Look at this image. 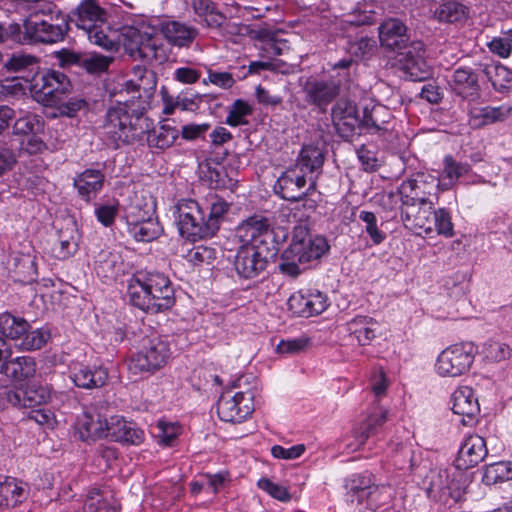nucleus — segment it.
I'll list each match as a JSON object with an SVG mask.
<instances>
[{"instance_id":"obj_1","label":"nucleus","mask_w":512,"mask_h":512,"mask_svg":"<svg viewBox=\"0 0 512 512\" xmlns=\"http://www.w3.org/2000/svg\"><path fill=\"white\" fill-rule=\"evenodd\" d=\"M127 294L130 303L146 313H159L174 304V289L161 273H135L129 280Z\"/></svg>"},{"instance_id":"obj_2","label":"nucleus","mask_w":512,"mask_h":512,"mask_svg":"<svg viewBox=\"0 0 512 512\" xmlns=\"http://www.w3.org/2000/svg\"><path fill=\"white\" fill-rule=\"evenodd\" d=\"M328 250L329 245L324 237H312L305 226H296L289 247L282 253L280 271L290 277H297L310 262L318 260Z\"/></svg>"},{"instance_id":"obj_3","label":"nucleus","mask_w":512,"mask_h":512,"mask_svg":"<svg viewBox=\"0 0 512 512\" xmlns=\"http://www.w3.org/2000/svg\"><path fill=\"white\" fill-rule=\"evenodd\" d=\"M104 133L119 147L142 139L150 129L147 117L127 104L111 107L104 123Z\"/></svg>"},{"instance_id":"obj_4","label":"nucleus","mask_w":512,"mask_h":512,"mask_svg":"<svg viewBox=\"0 0 512 512\" xmlns=\"http://www.w3.org/2000/svg\"><path fill=\"white\" fill-rule=\"evenodd\" d=\"M72 21L91 43L108 51L117 50L118 44L112 37L108 13L95 0L81 1L72 13Z\"/></svg>"},{"instance_id":"obj_5","label":"nucleus","mask_w":512,"mask_h":512,"mask_svg":"<svg viewBox=\"0 0 512 512\" xmlns=\"http://www.w3.org/2000/svg\"><path fill=\"white\" fill-rule=\"evenodd\" d=\"M433 201L425 204L408 205L401 208V220L404 226L417 234L427 235L434 231L441 236L450 238L454 235V225L451 215L445 208H434Z\"/></svg>"},{"instance_id":"obj_6","label":"nucleus","mask_w":512,"mask_h":512,"mask_svg":"<svg viewBox=\"0 0 512 512\" xmlns=\"http://www.w3.org/2000/svg\"><path fill=\"white\" fill-rule=\"evenodd\" d=\"M23 26L25 38L29 41L53 44L64 40L69 31V20L61 10L49 6L42 17H30Z\"/></svg>"},{"instance_id":"obj_7","label":"nucleus","mask_w":512,"mask_h":512,"mask_svg":"<svg viewBox=\"0 0 512 512\" xmlns=\"http://www.w3.org/2000/svg\"><path fill=\"white\" fill-rule=\"evenodd\" d=\"M50 337V332L43 328L31 330L29 322L23 317L8 312L0 314V338L13 341L21 350H39Z\"/></svg>"},{"instance_id":"obj_8","label":"nucleus","mask_w":512,"mask_h":512,"mask_svg":"<svg viewBox=\"0 0 512 512\" xmlns=\"http://www.w3.org/2000/svg\"><path fill=\"white\" fill-rule=\"evenodd\" d=\"M118 41L134 59L147 63H162L167 59L163 43L147 31L134 26H123L119 30Z\"/></svg>"},{"instance_id":"obj_9","label":"nucleus","mask_w":512,"mask_h":512,"mask_svg":"<svg viewBox=\"0 0 512 512\" xmlns=\"http://www.w3.org/2000/svg\"><path fill=\"white\" fill-rule=\"evenodd\" d=\"M171 356L169 342L159 336L143 340L141 349L131 358L129 369L134 373L155 372L166 365Z\"/></svg>"},{"instance_id":"obj_10","label":"nucleus","mask_w":512,"mask_h":512,"mask_svg":"<svg viewBox=\"0 0 512 512\" xmlns=\"http://www.w3.org/2000/svg\"><path fill=\"white\" fill-rule=\"evenodd\" d=\"M475 357L472 343L454 344L444 349L437 357L435 371L441 377H458L471 368Z\"/></svg>"},{"instance_id":"obj_11","label":"nucleus","mask_w":512,"mask_h":512,"mask_svg":"<svg viewBox=\"0 0 512 512\" xmlns=\"http://www.w3.org/2000/svg\"><path fill=\"white\" fill-rule=\"evenodd\" d=\"M176 208L177 224L183 237L191 241L210 237L206 213L201 204L192 199H182Z\"/></svg>"},{"instance_id":"obj_12","label":"nucleus","mask_w":512,"mask_h":512,"mask_svg":"<svg viewBox=\"0 0 512 512\" xmlns=\"http://www.w3.org/2000/svg\"><path fill=\"white\" fill-rule=\"evenodd\" d=\"M71 89L68 77L59 71L50 70L33 78L31 93L35 99L45 105L60 103L62 96Z\"/></svg>"},{"instance_id":"obj_13","label":"nucleus","mask_w":512,"mask_h":512,"mask_svg":"<svg viewBox=\"0 0 512 512\" xmlns=\"http://www.w3.org/2000/svg\"><path fill=\"white\" fill-rule=\"evenodd\" d=\"M255 390L223 393L217 403V413L226 422H242L254 411Z\"/></svg>"},{"instance_id":"obj_14","label":"nucleus","mask_w":512,"mask_h":512,"mask_svg":"<svg viewBox=\"0 0 512 512\" xmlns=\"http://www.w3.org/2000/svg\"><path fill=\"white\" fill-rule=\"evenodd\" d=\"M274 253V250L263 246L241 245L234 257V269L241 278H255L266 269L267 259Z\"/></svg>"},{"instance_id":"obj_15","label":"nucleus","mask_w":512,"mask_h":512,"mask_svg":"<svg viewBox=\"0 0 512 512\" xmlns=\"http://www.w3.org/2000/svg\"><path fill=\"white\" fill-rule=\"evenodd\" d=\"M237 236L242 245L253 244L263 246L269 250H277L275 232L267 218L254 215L243 221L237 228Z\"/></svg>"},{"instance_id":"obj_16","label":"nucleus","mask_w":512,"mask_h":512,"mask_svg":"<svg viewBox=\"0 0 512 512\" xmlns=\"http://www.w3.org/2000/svg\"><path fill=\"white\" fill-rule=\"evenodd\" d=\"M6 403L18 408H34L49 403L53 392L49 385L30 383L16 389L4 388L0 393Z\"/></svg>"},{"instance_id":"obj_17","label":"nucleus","mask_w":512,"mask_h":512,"mask_svg":"<svg viewBox=\"0 0 512 512\" xmlns=\"http://www.w3.org/2000/svg\"><path fill=\"white\" fill-rule=\"evenodd\" d=\"M331 117L337 133L345 140H350L361 129L362 118L356 104L348 99L341 98L334 104Z\"/></svg>"},{"instance_id":"obj_18","label":"nucleus","mask_w":512,"mask_h":512,"mask_svg":"<svg viewBox=\"0 0 512 512\" xmlns=\"http://www.w3.org/2000/svg\"><path fill=\"white\" fill-rule=\"evenodd\" d=\"M310 184L305 189L307 184V175L299 168H290L282 173L276 181L274 190L281 198L288 201H299L307 192L315 189V180L310 177Z\"/></svg>"},{"instance_id":"obj_19","label":"nucleus","mask_w":512,"mask_h":512,"mask_svg":"<svg viewBox=\"0 0 512 512\" xmlns=\"http://www.w3.org/2000/svg\"><path fill=\"white\" fill-rule=\"evenodd\" d=\"M290 311L301 317L321 314L328 307L327 296L317 289H303L293 293L288 299Z\"/></svg>"},{"instance_id":"obj_20","label":"nucleus","mask_w":512,"mask_h":512,"mask_svg":"<svg viewBox=\"0 0 512 512\" xmlns=\"http://www.w3.org/2000/svg\"><path fill=\"white\" fill-rule=\"evenodd\" d=\"M153 31H158L172 46L188 48L197 38L199 31L196 27L175 20H155Z\"/></svg>"},{"instance_id":"obj_21","label":"nucleus","mask_w":512,"mask_h":512,"mask_svg":"<svg viewBox=\"0 0 512 512\" xmlns=\"http://www.w3.org/2000/svg\"><path fill=\"white\" fill-rule=\"evenodd\" d=\"M304 100L309 104L326 110L327 106L335 99L339 92V84L332 80H321L314 77L306 79L302 86Z\"/></svg>"},{"instance_id":"obj_22","label":"nucleus","mask_w":512,"mask_h":512,"mask_svg":"<svg viewBox=\"0 0 512 512\" xmlns=\"http://www.w3.org/2000/svg\"><path fill=\"white\" fill-rule=\"evenodd\" d=\"M11 349L8 343L0 338V370L15 380H25L34 377L36 362L32 357L22 356L9 360Z\"/></svg>"},{"instance_id":"obj_23","label":"nucleus","mask_w":512,"mask_h":512,"mask_svg":"<svg viewBox=\"0 0 512 512\" xmlns=\"http://www.w3.org/2000/svg\"><path fill=\"white\" fill-rule=\"evenodd\" d=\"M486 441L479 435L467 436L461 444L454 465L458 470H468L481 463L487 456Z\"/></svg>"},{"instance_id":"obj_24","label":"nucleus","mask_w":512,"mask_h":512,"mask_svg":"<svg viewBox=\"0 0 512 512\" xmlns=\"http://www.w3.org/2000/svg\"><path fill=\"white\" fill-rule=\"evenodd\" d=\"M424 44L421 41L412 42L399 61L403 69L413 81H422L430 75V69L424 59Z\"/></svg>"},{"instance_id":"obj_25","label":"nucleus","mask_w":512,"mask_h":512,"mask_svg":"<svg viewBox=\"0 0 512 512\" xmlns=\"http://www.w3.org/2000/svg\"><path fill=\"white\" fill-rule=\"evenodd\" d=\"M379 40L382 47L392 51L408 48L409 37L406 25L397 18L386 19L378 27Z\"/></svg>"},{"instance_id":"obj_26","label":"nucleus","mask_w":512,"mask_h":512,"mask_svg":"<svg viewBox=\"0 0 512 512\" xmlns=\"http://www.w3.org/2000/svg\"><path fill=\"white\" fill-rule=\"evenodd\" d=\"M76 427L81 440L94 442L101 438H107L109 419L94 410L84 411L79 417Z\"/></svg>"},{"instance_id":"obj_27","label":"nucleus","mask_w":512,"mask_h":512,"mask_svg":"<svg viewBox=\"0 0 512 512\" xmlns=\"http://www.w3.org/2000/svg\"><path fill=\"white\" fill-rule=\"evenodd\" d=\"M108 436L113 441L139 445L144 441V431L134 422L126 421L122 416L115 415L109 418Z\"/></svg>"},{"instance_id":"obj_28","label":"nucleus","mask_w":512,"mask_h":512,"mask_svg":"<svg viewBox=\"0 0 512 512\" xmlns=\"http://www.w3.org/2000/svg\"><path fill=\"white\" fill-rule=\"evenodd\" d=\"M451 89L463 99L473 100L479 96L480 85L477 73L470 67L455 69L450 77Z\"/></svg>"},{"instance_id":"obj_29","label":"nucleus","mask_w":512,"mask_h":512,"mask_svg":"<svg viewBox=\"0 0 512 512\" xmlns=\"http://www.w3.org/2000/svg\"><path fill=\"white\" fill-rule=\"evenodd\" d=\"M452 411L462 416L461 422L469 424L479 413L480 407L474 391L469 386H460L452 394Z\"/></svg>"},{"instance_id":"obj_30","label":"nucleus","mask_w":512,"mask_h":512,"mask_svg":"<svg viewBox=\"0 0 512 512\" xmlns=\"http://www.w3.org/2000/svg\"><path fill=\"white\" fill-rule=\"evenodd\" d=\"M78 249V232L74 223L69 222L58 230L51 245V255L58 260H66Z\"/></svg>"},{"instance_id":"obj_31","label":"nucleus","mask_w":512,"mask_h":512,"mask_svg":"<svg viewBox=\"0 0 512 512\" xmlns=\"http://www.w3.org/2000/svg\"><path fill=\"white\" fill-rule=\"evenodd\" d=\"M71 379L74 384L84 389H95L105 385L107 371L102 367L90 368L81 363H74L71 368Z\"/></svg>"},{"instance_id":"obj_32","label":"nucleus","mask_w":512,"mask_h":512,"mask_svg":"<svg viewBox=\"0 0 512 512\" xmlns=\"http://www.w3.org/2000/svg\"><path fill=\"white\" fill-rule=\"evenodd\" d=\"M105 176L98 169H86L74 178V187L85 201L96 197L103 187Z\"/></svg>"},{"instance_id":"obj_33","label":"nucleus","mask_w":512,"mask_h":512,"mask_svg":"<svg viewBox=\"0 0 512 512\" xmlns=\"http://www.w3.org/2000/svg\"><path fill=\"white\" fill-rule=\"evenodd\" d=\"M471 167L468 163L456 161L452 155L443 158V167L439 175L437 188L441 191L452 189L458 180L468 174Z\"/></svg>"},{"instance_id":"obj_34","label":"nucleus","mask_w":512,"mask_h":512,"mask_svg":"<svg viewBox=\"0 0 512 512\" xmlns=\"http://www.w3.org/2000/svg\"><path fill=\"white\" fill-rule=\"evenodd\" d=\"M351 336L362 345H369L377 337L379 323L372 317L358 315L347 323Z\"/></svg>"},{"instance_id":"obj_35","label":"nucleus","mask_w":512,"mask_h":512,"mask_svg":"<svg viewBox=\"0 0 512 512\" xmlns=\"http://www.w3.org/2000/svg\"><path fill=\"white\" fill-rule=\"evenodd\" d=\"M425 188L426 181L423 177L403 181L398 188L401 208H405L408 205L425 204L426 201H430L427 197L429 192Z\"/></svg>"},{"instance_id":"obj_36","label":"nucleus","mask_w":512,"mask_h":512,"mask_svg":"<svg viewBox=\"0 0 512 512\" xmlns=\"http://www.w3.org/2000/svg\"><path fill=\"white\" fill-rule=\"evenodd\" d=\"M202 207L206 213V223L210 237H212L219 230L220 223L229 209V204L220 196L211 194L206 197Z\"/></svg>"},{"instance_id":"obj_37","label":"nucleus","mask_w":512,"mask_h":512,"mask_svg":"<svg viewBox=\"0 0 512 512\" xmlns=\"http://www.w3.org/2000/svg\"><path fill=\"white\" fill-rule=\"evenodd\" d=\"M391 120V111L384 105L375 104L363 109L361 128L374 132L388 131Z\"/></svg>"},{"instance_id":"obj_38","label":"nucleus","mask_w":512,"mask_h":512,"mask_svg":"<svg viewBox=\"0 0 512 512\" xmlns=\"http://www.w3.org/2000/svg\"><path fill=\"white\" fill-rule=\"evenodd\" d=\"M128 233L137 241L150 242L162 233V227L156 218L146 217L128 221Z\"/></svg>"},{"instance_id":"obj_39","label":"nucleus","mask_w":512,"mask_h":512,"mask_svg":"<svg viewBox=\"0 0 512 512\" xmlns=\"http://www.w3.org/2000/svg\"><path fill=\"white\" fill-rule=\"evenodd\" d=\"M394 495L390 485H374L364 498L365 508L369 512L388 511Z\"/></svg>"},{"instance_id":"obj_40","label":"nucleus","mask_w":512,"mask_h":512,"mask_svg":"<svg viewBox=\"0 0 512 512\" xmlns=\"http://www.w3.org/2000/svg\"><path fill=\"white\" fill-rule=\"evenodd\" d=\"M192 8L195 14L203 19L210 28H221L226 22V16L211 0H192Z\"/></svg>"},{"instance_id":"obj_41","label":"nucleus","mask_w":512,"mask_h":512,"mask_svg":"<svg viewBox=\"0 0 512 512\" xmlns=\"http://www.w3.org/2000/svg\"><path fill=\"white\" fill-rule=\"evenodd\" d=\"M154 207V201L150 196L147 197L144 191L135 192L129 205L126 207V222L151 217Z\"/></svg>"},{"instance_id":"obj_42","label":"nucleus","mask_w":512,"mask_h":512,"mask_svg":"<svg viewBox=\"0 0 512 512\" xmlns=\"http://www.w3.org/2000/svg\"><path fill=\"white\" fill-rule=\"evenodd\" d=\"M324 163V154L322 150L313 145L304 146L299 154L294 168H299L305 175L313 174L321 169Z\"/></svg>"},{"instance_id":"obj_43","label":"nucleus","mask_w":512,"mask_h":512,"mask_svg":"<svg viewBox=\"0 0 512 512\" xmlns=\"http://www.w3.org/2000/svg\"><path fill=\"white\" fill-rule=\"evenodd\" d=\"M24 488L15 478L0 476V505L13 507L25 498Z\"/></svg>"},{"instance_id":"obj_44","label":"nucleus","mask_w":512,"mask_h":512,"mask_svg":"<svg viewBox=\"0 0 512 512\" xmlns=\"http://www.w3.org/2000/svg\"><path fill=\"white\" fill-rule=\"evenodd\" d=\"M468 16V8L456 0H447L434 11V17L445 23L464 21Z\"/></svg>"},{"instance_id":"obj_45","label":"nucleus","mask_w":512,"mask_h":512,"mask_svg":"<svg viewBox=\"0 0 512 512\" xmlns=\"http://www.w3.org/2000/svg\"><path fill=\"white\" fill-rule=\"evenodd\" d=\"M147 133L148 145L158 149L171 147L179 137L178 129L169 124H163L153 131L148 130Z\"/></svg>"},{"instance_id":"obj_46","label":"nucleus","mask_w":512,"mask_h":512,"mask_svg":"<svg viewBox=\"0 0 512 512\" xmlns=\"http://www.w3.org/2000/svg\"><path fill=\"white\" fill-rule=\"evenodd\" d=\"M373 486L369 477L361 474L353 475L346 482L348 500L357 505H364V498Z\"/></svg>"},{"instance_id":"obj_47","label":"nucleus","mask_w":512,"mask_h":512,"mask_svg":"<svg viewBox=\"0 0 512 512\" xmlns=\"http://www.w3.org/2000/svg\"><path fill=\"white\" fill-rule=\"evenodd\" d=\"M485 74L495 90L504 92L512 88V72L507 67L501 64L487 66Z\"/></svg>"},{"instance_id":"obj_48","label":"nucleus","mask_w":512,"mask_h":512,"mask_svg":"<svg viewBox=\"0 0 512 512\" xmlns=\"http://www.w3.org/2000/svg\"><path fill=\"white\" fill-rule=\"evenodd\" d=\"M85 512H117L112 496L98 490L91 491L84 505Z\"/></svg>"},{"instance_id":"obj_49","label":"nucleus","mask_w":512,"mask_h":512,"mask_svg":"<svg viewBox=\"0 0 512 512\" xmlns=\"http://www.w3.org/2000/svg\"><path fill=\"white\" fill-rule=\"evenodd\" d=\"M488 484L508 481L512 479V462L500 461L489 465L484 474Z\"/></svg>"},{"instance_id":"obj_50","label":"nucleus","mask_w":512,"mask_h":512,"mask_svg":"<svg viewBox=\"0 0 512 512\" xmlns=\"http://www.w3.org/2000/svg\"><path fill=\"white\" fill-rule=\"evenodd\" d=\"M387 412L384 409L375 410L361 427V432L356 436L358 445H363L370 435L373 434L377 426L382 425L386 421Z\"/></svg>"},{"instance_id":"obj_51","label":"nucleus","mask_w":512,"mask_h":512,"mask_svg":"<svg viewBox=\"0 0 512 512\" xmlns=\"http://www.w3.org/2000/svg\"><path fill=\"white\" fill-rule=\"evenodd\" d=\"M482 353L486 360L500 362L511 357L512 349L505 343L488 341L484 344Z\"/></svg>"},{"instance_id":"obj_52","label":"nucleus","mask_w":512,"mask_h":512,"mask_svg":"<svg viewBox=\"0 0 512 512\" xmlns=\"http://www.w3.org/2000/svg\"><path fill=\"white\" fill-rule=\"evenodd\" d=\"M454 486V480H450L447 470H439L432 473L428 491L440 495H452Z\"/></svg>"},{"instance_id":"obj_53","label":"nucleus","mask_w":512,"mask_h":512,"mask_svg":"<svg viewBox=\"0 0 512 512\" xmlns=\"http://www.w3.org/2000/svg\"><path fill=\"white\" fill-rule=\"evenodd\" d=\"M113 59L111 56L97 53H84L81 67L89 73H100L107 70Z\"/></svg>"},{"instance_id":"obj_54","label":"nucleus","mask_w":512,"mask_h":512,"mask_svg":"<svg viewBox=\"0 0 512 512\" xmlns=\"http://www.w3.org/2000/svg\"><path fill=\"white\" fill-rule=\"evenodd\" d=\"M251 114L252 107L247 102L238 99L231 106L229 114L226 118V123L234 127L245 125L247 124L245 117Z\"/></svg>"},{"instance_id":"obj_55","label":"nucleus","mask_w":512,"mask_h":512,"mask_svg":"<svg viewBox=\"0 0 512 512\" xmlns=\"http://www.w3.org/2000/svg\"><path fill=\"white\" fill-rule=\"evenodd\" d=\"M376 43L372 38L362 37L349 44V53L357 59H369L375 50Z\"/></svg>"},{"instance_id":"obj_56","label":"nucleus","mask_w":512,"mask_h":512,"mask_svg":"<svg viewBox=\"0 0 512 512\" xmlns=\"http://www.w3.org/2000/svg\"><path fill=\"white\" fill-rule=\"evenodd\" d=\"M359 219L366 224L365 231L370 236L375 245H379L384 241L385 234L378 229L377 218L373 212L361 211L359 214Z\"/></svg>"},{"instance_id":"obj_57","label":"nucleus","mask_w":512,"mask_h":512,"mask_svg":"<svg viewBox=\"0 0 512 512\" xmlns=\"http://www.w3.org/2000/svg\"><path fill=\"white\" fill-rule=\"evenodd\" d=\"M36 63L37 60L34 56L15 53L4 63V67L10 72H21Z\"/></svg>"},{"instance_id":"obj_58","label":"nucleus","mask_w":512,"mask_h":512,"mask_svg":"<svg viewBox=\"0 0 512 512\" xmlns=\"http://www.w3.org/2000/svg\"><path fill=\"white\" fill-rule=\"evenodd\" d=\"M308 345L309 339L301 337L296 339L280 341V343L277 345L276 350L278 353L281 354L293 355L305 350Z\"/></svg>"},{"instance_id":"obj_59","label":"nucleus","mask_w":512,"mask_h":512,"mask_svg":"<svg viewBox=\"0 0 512 512\" xmlns=\"http://www.w3.org/2000/svg\"><path fill=\"white\" fill-rule=\"evenodd\" d=\"M258 487L264 491H266L273 498L280 501H288L290 500V494L286 487L273 483L267 478H262L258 481Z\"/></svg>"},{"instance_id":"obj_60","label":"nucleus","mask_w":512,"mask_h":512,"mask_svg":"<svg viewBox=\"0 0 512 512\" xmlns=\"http://www.w3.org/2000/svg\"><path fill=\"white\" fill-rule=\"evenodd\" d=\"M305 445L297 444L289 448L280 445H274L271 448V454L278 459L292 460L297 459L305 452Z\"/></svg>"},{"instance_id":"obj_61","label":"nucleus","mask_w":512,"mask_h":512,"mask_svg":"<svg viewBox=\"0 0 512 512\" xmlns=\"http://www.w3.org/2000/svg\"><path fill=\"white\" fill-rule=\"evenodd\" d=\"M188 259L195 265L201 263H211L215 259V251L212 248L206 246H197L189 251Z\"/></svg>"},{"instance_id":"obj_62","label":"nucleus","mask_w":512,"mask_h":512,"mask_svg":"<svg viewBox=\"0 0 512 512\" xmlns=\"http://www.w3.org/2000/svg\"><path fill=\"white\" fill-rule=\"evenodd\" d=\"M490 106L473 107L469 111V122L474 127H481L493 123L492 114L488 112Z\"/></svg>"},{"instance_id":"obj_63","label":"nucleus","mask_w":512,"mask_h":512,"mask_svg":"<svg viewBox=\"0 0 512 512\" xmlns=\"http://www.w3.org/2000/svg\"><path fill=\"white\" fill-rule=\"evenodd\" d=\"M161 97L164 104L163 113L166 115L173 114L176 108H181L182 110L187 109V100L180 99V97L174 98L165 87L161 89Z\"/></svg>"},{"instance_id":"obj_64","label":"nucleus","mask_w":512,"mask_h":512,"mask_svg":"<svg viewBox=\"0 0 512 512\" xmlns=\"http://www.w3.org/2000/svg\"><path fill=\"white\" fill-rule=\"evenodd\" d=\"M487 46L493 54L501 58L509 57L512 51V46L507 35L505 37L493 38L487 43Z\"/></svg>"}]
</instances>
